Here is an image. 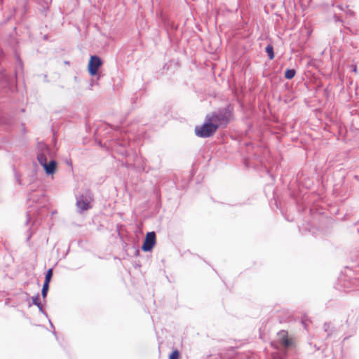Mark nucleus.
Listing matches in <instances>:
<instances>
[{
  "instance_id": "f257e3e1",
  "label": "nucleus",
  "mask_w": 359,
  "mask_h": 359,
  "mask_svg": "<svg viewBox=\"0 0 359 359\" xmlns=\"http://www.w3.org/2000/svg\"><path fill=\"white\" fill-rule=\"evenodd\" d=\"M205 119L212 121L217 126V129L226 128L233 119V107L229 104L224 107L219 108L212 114H208Z\"/></svg>"
},
{
  "instance_id": "f03ea898",
  "label": "nucleus",
  "mask_w": 359,
  "mask_h": 359,
  "mask_svg": "<svg viewBox=\"0 0 359 359\" xmlns=\"http://www.w3.org/2000/svg\"><path fill=\"white\" fill-rule=\"evenodd\" d=\"M217 126L212 121L205 119L202 126L195 127V134L199 137L206 138L212 136L217 131Z\"/></svg>"
},
{
  "instance_id": "7ed1b4c3",
  "label": "nucleus",
  "mask_w": 359,
  "mask_h": 359,
  "mask_svg": "<svg viewBox=\"0 0 359 359\" xmlns=\"http://www.w3.org/2000/svg\"><path fill=\"white\" fill-rule=\"evenodd\" d=\"M55 151L43 142L37 145V159L39 163H44L46 160L54 158Z\"/></svg>"
},
{
  "instance_id": "20e7f679",
  "label": "nucleus",
  "mask_w": 359,
  "mask_h": 359,
  "mask_svg": "<svg viewBox=\"0 0 359 359\" xmlns=\"http://www.w3.org/2000/svg\"><path fill=\"white\" fill-rule=\"evenodd\" d=\"M109 146L112 149L123 156L128 154L127 147L128 146V141L123 137L111 140Z\"/></svg>"
},
{
  "instance_id": "39448f33",
  "label": "nucleus",
  "mask_w": 359,
  "mask_h": 359,
  "mask_svg": "<svg viewBox=\"0 0 359 359\" xmlns=\"http://www.w3.org/2000/svg\"><path fill=\"white\" fill-rule=\"evenodd\" d=\"M156 233L154 231L148 232L142 245V250L144 252L151 251L156 244Z\"/></svg>"
},
{
  "instance_id": "423d86ee",
  "label": "nucleus",
  "mask_w": 359,
  "mask_h": 359,
  "mask_svg": "<svg viewBox=\"0 0 359 359\" xmlns=\"http://www.w3.org/2000/svg\"><path fill=\"white\" fill-rule=\"evenodd\" d=\"M76 205L80 212L88 210L89 205L88 193L82 194L77 198Z\"/></svg>"
},
{
  "instance_id": "0eeeda50",
  "label": "nucleus",
  "mask_w": 359,
  "mask_h": 359,
  "mask_svg": "<svg viewBox=\"0 0 359 359\" xmlns=\"http://www.w3.org/2000/svg\"><path fill=\"white\" fill-rule=\"evenodd\" d=\"M39 164L43 167L48 175H53L56 170L57 163L54 158L46 160L44 163H39Z\"/></svg>"
},
{
  "instance_id": "6e6552de",
  "label": "nucleus",
  "mask_w": 359,
  "mask_h": 359,
  "mask_svg": "<svg viewBox=\"0 0 359 359\" xmlns=\"http://www.w3.org/2000/svg\"><path fill=\"white\" fill-rule=\"evenodd\" d=\"M278 340L280 344L284 348H289L292 345L291 341L287 337V332L285 330H281L278 333Z\"/></svg>"
},
{
  "instance_id": "1a4fd4ad",
  "label": "nucleus",
  "mask_w": 359,
  "mask_h": 359,
  "mask_svg": "<svg viewBox=\"0 0 359 359\" xmlns=\"http://www.w3.org/2000/svg\"><path fill=\"white\" fill-rule=\"evenodd\" d=\"M99 68L93 67L91 64V87L97 85V81L102 76L101 74L98 72Z\"/></svg>"
},
{
  "instance_id": "9d476101",
  "label": "nucleus",
  "mask_w": 359,
  "mask_h": 359,
  "mask_svg": "<svg viewBox=\"0 0 359 359\" xmlns=\"http://www.w3.org/2000/svg\"><path fill=\"white\" fill-rule=\"evenodd\" d=\"M323 330L327 333V337H329L332 335L334 332L335 330L333 326L330 323H325L323 325Z\"/></svg>"
},
{
  "instance_id": "9b49d317",
  "label": "nucleus",
  "mask_w": 359,
  "mask_h": 359,
  "mask_svg": "<svg viewBox=\"0 0 359 359\" xmlns=\"http://www.w3.org/2000/svg\"><path fill=\"white\" fill-rule=\"evenodd\" d=\"M93 60V67L100 68L103 62L100 57L97 55H91V60Z\"/></svg>"
},
{
  "instance_id": "f8f14e48",
  "label": "nucleus",
  "mask_w": 359,
  "mask_h": 359,
  "mask_svg": "<svg viewBox=\"0 0 359 359\" xmlns=\"http://www.w3.org/2000/svg\"><path fill=\"white\" fill-rule=\"evenodd\" d=\"M296 74V71L294 69H287L285 72V77L287 79H292Z\"/></svg>"
},
{
  "instance_id": "ddd939ff",
  "label": "nucleus",
  "mask_w": 359,
  "mask_h": 359,
  "mask_svg": "<svg viewBox=\"0 0 359 359\" xmlns=\"http://www.w3.org/2000/svg\"><path fill=\"white\" fill-rule=\"evenodd\" d=\"M266 52L268 54V56L270 60H273L274 58L273 47L272 45L269 44L266 47Z\"/></svg>"
},
{
  "instance_id": "4468645a",
  "label": "nucleus",
  "mask_w": 359,
  "mask_h": 359,
  "mask_svg": "<svg viewBox=\"0 0 359 359\" xmlns=\"http://www.w3.org/2000/svg\"><path fill=\"white\" fill-rule=\"evenodd\" d=\"M48 288H49V283H44L43 287H42V290H41V295H42L43 298L46 297Z\"/></svg>"
},
{
  "instance_id": "2eb2a0df",
  "label": "nucleus",
  "mask_w": 359,
  "mask_h": 359,
  "mask_svg": "<svg viewBox=\"0 0 359 359\" xmlns=\"http://www.w3.org/2000/svg\"><path fill=\"white\" fill-rule=\"evenodd\" d=\"M180 352L177 350H174L169 355V359H179Z\"/></svg>"
},
{
  "instance_id": "dca6fc26",
  "label": "nucleus",
  "mask_w": 359,
  "mask_h": 359,
  "mask_svg": "<svg viewBox=\"0 0 359 359\" xmlns=\"http://www.w3.org/2000/svg\"><path fill=\"white\" fill-rule=\"evenodd\" d=\"M52 275H53V271H52V269H50L46 274V277H45V282L44 283H50V278L52 277Z\"/></svg>"
},
{
  "instance_id": "f3484780",
  "label": "nucleus",
  "mask_w": 359,
  "mask_h": 359,
  "mask_svg": "<svg viewBox=\"0 0 359 359\" xmlns=\"http://www.w3.org/2000/svg\"><path fill=\"white\" fill-rule=\"evenodd\" d=\"M39 295L37 294L34 297H32V304H34V305H38L39 303Z\"/></svg>"
},
{
  "instance_id": "a211bd4d",
  "label": "nucleus",
  "mask_w": 359,
  "mask_h": 359,
  "mask_svg": "<svg viewBox=\"0 0 359 359\" xmlns=\"http://www.w3.org/2000/svg\"><path fill=\"white\" fill-rule=\"evenodd\" d=\"M346 14L350 15V16H353L354 15V12L353 11L347 8Z\"/></svg>"
},
{
  "instance_id": "6ab92c4d",
  "label": "nucleus",
  "mask_w": 359,
  "mask_h": 359,
  "mask_svg": "<svg viewBox=\"0 0 359 359\" xmlns=\"http://www.w3.org/2000/svg\"><path fill=\"white\" fill-rule=\"evenodd\" d=\"M36 306L39 308V311L41 312V313H43V306L41 305V304L39 302L38 305H36Z\"/></svg>"
},
{
  "instance_id": "aec40b11",
  "label": "nucleus",
  "mask_w": 359,
  "mask_h": 359,
  "mask_svg": "<svg viewBox=\"0 0 359 359\" xmlns=\"http://www.w3.org/2000/svg\"><path fill=\"white\" fill-rule=\"evenodd\" d=\"M36 306L39 308V311L41 312V313H43V306L41 305V304L39 302L38 305H36Z\"/></svg>"
},
{
  "instance_id": "412c9836",
  "label": "nucleus",
  "mask_w": 359,
  "mask_h": 359,
  "mask_svg": "<svg viewBox=\"0 0 359 359\" xmlns=\"http://www.w3.org/2000/svg\"><path fill=\"white\" fill-rule=\"evenodd\" d=\"M87 68H88V70L90 72V61L88 62V63L87 65Z\"/></svg>"
},
{
  "instance_id": "4be33fe9",
  "label": "nucleus",
  "mask_w": 359,
  "mask_h": 359,
  "mask_svg": "<svg viewBox=\"0 0 359 359\" xmlns=\"http://www.w3.org/2000/svg\"><path fill=\"white\" fill-rule=\"evenodd\" d=\"M353 71L354 72H356V66H355V67H354V68H353Z\"/></svg>"
},
{
  "instance_id": "5701e85b",
  "label": "nucleus",
  "mask_w": 359,
  "mask_h": 359,
  "mask_svg": "<svg viewBox=\"0 0 359 359\" xmlns=\"http://www.w3.org/2000/svg\"><path fill=\"white\" fill-rule=\"evenodd\" d=\"M302 323H303V324L304 325V326L306 327L305 322H304V321H303Z\"/></svg>"
}]
</instances>
